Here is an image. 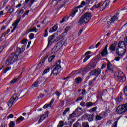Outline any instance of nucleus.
<instances>
[{"instance_id":"obj_35","label":"nucleus","mask_w":127,"mask_h":127,"mask_svg":"<svg viewBox=\"0 0 127 127\" xmlns=\"http://www.w3.org/2000/svg\"><path fill=\"white\" fill-rule=\"evenodd\" d=\"M20 21V19H17L14 23L12 24V26H15V27H17V24L19 23V22Z\"/></svg>"},{"instance_id":"obj_58","label":"nucleus","mask_w":127,"mask_h":127,"mask_svg":"<svg viewBox=\"0 0 127 127\" xmlns=\"http://www.w3.org/2000/svg\"><path fill=\"white\" fill-rule=\"evenodd\" d=\"M112 123H113V120H109L107 122V126H111L112 125Z\"/></svg>"},{"instance_id":"obj_32","label":"nucleus","mask_w":127,"mask_h":127,"mask_svg":"<svg viewBox=\"0 0 127 127\" xmlns=\"http://www.w3.org/2000/svg\"><path fill=\"white\" fill-rule=\"evenodd\" d=\"M38 85H39V83L37 81H35L32 85L31 87L33 89V88H38Z\"/></svg>"},{"instance_id":"obj_45","label":"nucleus","mask_w":127,"mask_h":127,"mask_svg":"<svg viewBox=\"0 0 127 127\" xmlns=\"http://www.w3.org/2000/svg\"><path fill=\"white\" fill-rule=\"evenodd\" d=\"M64 126V122L63 121L60 122L59 124L58 125V127H62Z\"/></svg>"},{"instance_id":"obj_59","label":"nucleus","mask_w":127,"mask_h":127,"mask_svg":"<svg viewBox=\"0 0 127 127\" xmlns=\"http://www.w3.org/2000/svg\"><path fill=\"white\" fill-rule=\"evenodd\" d=\"M83 100V97L80 96L77 98V99H76V101L78 102L79 101H82Z\"/></svg>"},{"instance_id":"obj_13","label":"nucleus","mask_w":127,"mask_h":127,"mask_svg":"<svg viewBox=\"0 0 127 127\" xmlns=\"http://www.w3.org/2000/svg\"><path fill=\"white\" fill-rule=\"evenodd\" d=\"M87 67H88V69L91 71L92 69H95L96 66H97V63H96V61H91L87 65Z\"/></svg>"},{"instance_id":"obj_41","label":"nucleus","mask_w":127,"mask_h":127,"mask_svg":"<svg viewBox=\"0 0 127 127\" xmlns=\"http://www.w3.org/2000/svg\"><path fill=\"white\" fill-rule=\"evenodd\" d=\"M48 30H49V28H47L45 30V34L44 35V37H46L47 36H48Z\"/></svg>"},{"instance_id":"obj_40","label":"nucleus","mask_w":127,"mask_h":127,"mask_svg":"<svg viewBox=\"0 0 127 127\" xmlns=\"http://www.w3.org/2000/svg\"><path fill=\"white\" fill-rule=\"evenodd\" d=\"M49 71H50V67H48L46 69H45L42 75H45V74H47V73H48V72H49Z\"/></svg>"},{"instance_id":"obj_42","label":"nucleus","mask_w":127,"mask_h":127,"mask_svg":"<svg viewBox=\"0 0 127 127\" xmlns=\"http://www.w3.org/2000/svg\"><path fill=\"white\" fill-rule=\"evenodd\" d=\"M14 126H15V123H14V121H10L9 124V127H14Z\"/></svg>"},{"instance_id":"obj_29","label":"nucleus","mask_w":127,"mask_h":127,"mask_svg":"<svg viewBox=\"0 0 127 127\" xmlns=\"http://www.w3.org/2000/svg\"><path fill=\"white\" fill-rule=\"evenodd\" d=\"M123 100L124 99L123 98V97L121 96H119V97L115 98L116 103H121V102H123Z\"/></svg>"},{"instance_id":"obj_38","label":"nucleus","mask_w":127,"mask_h":127,"mask_svg":"<svg viewBox=\"0 0 127 127\" xmlns=\"http://www.w3.org/2000/svg\"><path fill=\"white\" fill-rule=\"evenodd\" d=\"M76 115V113H75V112H73L72 114L69 115L67 120H70V119H72V118H74V117H75Z\"/></svg>"},{"instance_id":"obj_23","label":"nucleus","mask_w":127,"mask_h":127,"mask_svg":"<svg viewBox=\"0 0 127 127\" xmlns=\"http://www.w3.org/2000/svg\"><path fill=\"white\" fill-rule=\"evenodd\" d=\"M80 72H81L82 73H83L84 74H86V73H88V72H89L90 70V69H89V68L88 67V66L86 65V66H85L83 68H80Z\"/></svg>"},{"instance_id":"obj_7","label":"nucleus","mask_w":127,"mask_h":127,"mask_svg":"<svg viewBox=\"0 0 127 127\" xmlns=\"http://www.w3.org/2000/svg\"><path fill=\"white\" fill-rule=\"evenodd\" d=\"M127 49H125L123 48H118L116 49V53L118 55H119L120 57H123L124 55L126 54L127 52Z\"/></svg>"},{"instance_id":"obj_22","label":"nucleus","mask_w":127,"mask_h":127,"mask_svg":"<svg viewBox=\"0 0 127 127\" xmlns=\"http://www.w3.org/2000/svg\"><path fill=\"white\" fill-rule=\"evenodd\" d=\"M16 50L17 52L19 53V54L23 53V52H24V50H25V45H23L21 48L19 47H17Z\"/></svg>"},{"instance_id":"obj_53","label":"nucleus","mask_w":127,"mask_h":127,"mask_svg":"<svg viewBox=\"0 0 127 127\" xmlns=\"http://www.w3.org/2000/svg\"><path fill=\"white\" fill-rule=\"evenodd\" d=\"M27 42V39H24L22 40V44H26V43Z\"/></svg>"},{"instance_id":"obj_11","label":"nucleus","mask_w":127,"mask_h":127,"mask_svg":"<svg viewBox=\"0 0 127 127\" xmlns=\"http://www.w3.org/2000/svg\"><path fill=\"white\" fill-rule=\"evenodd\" d=\"M108 61L107 64V69L105 70V72H107V73H114V69H113V66L112 65V64L110 62L109 60Z\"/></svg>"},{"instance_id":"obj_19","label":"nucleus","mask_w":127,"mask_h":127,"mask_svg":"<svg viewBox=\"0 0 127 127\" xmlns=\"http://www.w3.org/2000/svg\"><path fill=\"white\" fill-rule=\"evenodd\" d=\"M119 14H120V13H117L110 19V23H113L115 20H119V17L118 16Z\"/></svg>"},{"instance_id":"obj_8","label":"nucleus","mask_w":127,"mask_h":127,"mask_svg":"<svg viewBox=\"0 0 127 127\" xmlns=\"http://www.w3.org/2000/svg\"><path fill=\"white\" fill-rule=\"evenodd\" d=\"M61 71V65H57L55 66V68L53 70L52 72V74H53V75L56 76H57L59 73Z\"/></svg>"},{"instance_id":"obj_3","label":"nucleus","mask_w":127,"mask_h":127,"mask_svg":"<svg viewBox=\"0 0 127 127\" xmlns=\"http://www.w3.org/2000/svg\"><path fill=\"white\" fill-rule=\"evenodd\" d=\"M65 42L64 40H62L56 44L54 48L52 50V54H55L57 52H58L61 49L62 47L64 45Z\"/></svg>"},{"instance_id":"obj_15","label":"nucleus","mask_w":127,"mask_h":127,"mask_svg":"<svg viewBox=\"0 0 127 127\" xmlns=\"http://www.w3.org/2000/svg\"><path fill=\"white\" fill-rule=\"evenodd\" d=\"M9 57H10V58L12 60L14 63L16 61H17V59H18V55L14 53H11Z\"/></svg>"},{"instance_id":"obj_56","label":"nucleus","mask_w":127,"mask_h":127,"mask_svg":"<svg viewBox=\"0 0 127 127\" xmlns=\"http://www.w3.org/2000/svg\"><path fill=\"white\" fill-rule=\"evenodd\" d=\"M83 30H84V28H82V29L79 30V31L78 32V36H80V35H81V34H82V32H83Z\"/></svg>"},{"instance_id":"obj_36","label":"nucleus","mask_w":127,"mask_h":127,"mask_svg":"<svg viewBox=\"0 0 127 127\" xmlns=\"http://www.w3.org/2000/svg\"><path fill=\"white\" fill-rule=\"evenodd\" d=\"M36 81H37L38 83H39V84H41L42 82L44 81V78L39 77L36 80Z\"/></svg>"},{"instance_id":"obj_31","label":"nucleus","mask_w":127,"mask_h":127,"mask_svg":"<svg viewBox=\"0 0 127 127\" xmlns=\"http://www.w3.org/2000/svg\"><path fill=\"white\" fill-rule=\"evenodd\" d=\"M19 77H20V76H18L17 78H15L13 79L10 82V84H14V83H16V82H17V81H19Z\"/></svg>"},{"instance_id":"obj_34","label":"nucleus","mask_w":127,"mask_h":127,"mask_svg":"<svg viewBox=\"0 0 127 127\" xmlns=\"http://www.w3.org/2000/svg\"><path fill=\"white\" fill-rule=\"evenodd\" d=\"M56 56L55 55H53V56H51L49 58H48V62L50 63L51 62H52L53 60H54V58H55Z\"/></svg>"},{"instance_id":"obj_4","label":"nucleus","mask_w":127,"mask_h":127,"mask_svg":"<svg viewBox=\"0 0 127 127\" xmlns=\"http://www.w3.org/2000/svg\"><path fill=\"white\" fill-rule=\"evenodd\" d=\"M116 112L119 115H122L127 112V103L119 105L117 107Z\"/></svg>"},{"instance_id":"obj_64","label":"nucleus","mask_w":127,"mask_h":127,"mask_svg":"<svg viewBox=\"0 0 127 127\" xmlns=\"http://www.w3.org/2000/svg\"><path fill=\"white\" fill-rule=\"evenodd\" d=\"M7 119H12L13 118V115L12 114H10L7 117Z\"/></svg>"},{"instance_id":"obj_30","label":"nucleus","mask_w":127,"mask_h":127,"mask_svg":"<svg viewBox=\"0 0 127 127\" xmlns=\"http://www.w3.org/2000/svg\"><path fill=\"white\" fill-rule=\"evenodd\" d=\"M24 118L22 116L19 117L16 121V124L20 123V122H22V121H24Z\"/></svg>"},{"instance_id":"obj_26","label":"nucleus","mask_w":127,"mask_h":127,"mask_svg":"<svg viewBox=\"0 0 127 127\" xmlns=\"http://www.w3.org/2000/svg\"><path fill=\"white\" fill-rule=\"evenodd\" d=\"M93 106H96V102H88L86 103V108H90V107H93Z\"/></svg>"},{"instance_id":"obj_5","label":"nucleus","mask_w":127,"mask_h":127,"mask_svg":"<svg viewBox=\"0 0 127 127\" xmlns=\"http://www.w3.org/2000/svg\"><path fill=\"white\" fill-rule=\"evenodd\" d=\"M18 100V97H17V94H16V93L14 94L10 100L8 101L7 105L9 108L10 109V108H11L12 107V105L16 103V101Z\"/></svg>"},{"instance_id":"obj_43","label":"nucleus","mask_w":127,"mask_h":127,"mask_svg":"<svg viewBox=\"0 0 127 127\" xmlns=\"http://www.w3.org/2000/svg\"><path fill=\"white\" fill-rule=\"evenodd\" d=\"M97 109H98V107L97 106L93 107L89 110V112L92 113V112H96V111H97Z\"/></svg>"},{"instance_id":"obj_2","label":"nucleus","mask_w":127,"mask_h":127,"mask_svg":"<svg viewBox=\"0 0 127 127\" xmlns=\"http://www.w3.org/2000/svg\"><path fill=\"white\" fill-rule=\"evenodd\" d=\"M114 78L118 83L123 84V82H126L127 77L123 71L118 70L114 73Z\"/></svg>"},{"instance_id":"obj_60","label":"nucleus","mask_w":127,"mask_h":127,"mask_svg":"<svg viewBox=\"0 0 127 127\" xmlns=\"http://www.w3.org/2000/svg\"><path fill=\"white\" fill-rule=\"evenodd\" d=\"M66 17L65 16L64 17L62 20L60 21V23H63V22H65V21L66 20Z\"/></svg>"},{"instance_id":"obj_17","label":"nucleus","mask_w":127,"mask_h":127,"mask_svg":"<svg viewBox=\"0 0 127 127\" xmlns=\"http://www.w3.org/2000/svg\"><path fill=\"white\" fill-rule=\"evenodd\" d=\"M127 44L125 41H120L118 43V48H124L127 49Z\"/></svg>"},{"instance_id":"obj_48","label":"nucleus","mask_w":127,"mask_h":127,"mask_svg":"<svg viewBox=\"0 0 127 127\" xmlns=\"http://www.w3.org/2000/svg\"><path fill=\"white\" fill-rule=\"evenodd\" d=\"M29 38L30 39H33V38H34V34L32 33H30L29 35Z\"/></svg>"},{"instance_id":"obj_20","label":"nucleus","mask_w":127,"mask_h":127,"mask_svg":"<svg viewBox=\"0 0 127 127\" xmlns=\"http://www.w3.org/2000/svg\"><path fill=\"white\" fill-rule=\"evenodd\" d=\"M13 63H14L13 62V61H12V60L10 58V57H8L7 58V59H6V60L5 62V64L6 65H7V66H9V65H11L12 64H13Z\"/></svg>"},{"instance_id":"obj_55","label":"nucleus","mask_w":127,"mask_h":127,"mask_svg":"<svg viewBox=\"0 0 127 127\" xmlns=\"http://www.w3.org/2000/svg\"><path fill=\"white\" fill-rule=\"evenodd\" d=\"M80 105L81 106V107H86V103L84 101H82L80 103Z\"/></svg>"},{"instance_id":"obj_50","label":"nucleus","mask_w":127,"mask_h":127,"mask_svg":"<svg viewBox=\"0 0 127 127\" xmlns=\"http://www.w3.org/2000/svg\"><path fill=\"white\" fill-rule=\"evenodd\" d=\"M118 121H119V119H117V120L113 123V127H118Z\"/></svg>"},{"instance_id":"obj_28","label":"nucleus","mask_w":127,"mask_h":127,"mask_svg":"<svg viewBox=\"0 0 127 127\" xmlns=\"http://www.w3.org/2000/svg\"><path fill=\"white\" fill-rule=\"evenodd\" d=\"M82 77H77L75 79L74 82L76 84H80L82 82Z\"/></svg>"},{"instance_id":"obj_49","label":"nucleus","mask_w":127,"mask_h":127,"mask_svg":"<svg viewBox=\"0 0 127 127\" xmlns=\"http://www.w3.org/2000/svg\"><path fill=\"white\" fill-rule=\"evenodd\" d=\"M90 57H91L90 56H86L85 59L83 60V63H85V62H86L87 61V60H88L90 58Z\"/></svg>"},{"instance_id":"obj_21","label":"nucleus","mask_w":127,"mask_h":127,"mask_svg":"<svg viewBox=\"0 0 127 127\" xmlns=\"http://www.w3.org/2000/svg\"><path fill=\"white\" fill-rule=\"evenodd\" d=\"M110 4V2H107L106 1H104L102 5V6L100 7V10L101 11H103V10H105L106 8H107V7Z\"/></svg>"},{"instance_id":"obj_61","label":"nucleus","mask_w":127,"mask_h":127,"mask_svg":"<svg viewBox=\"0 0 127 127\" xmlns=\"http://www.w3.org/2000/svg\"><path fill=\"white\" fill-rule=\"evenodd\" d=\"M13 10H14V9H13V7H11L9 9V13H12L13 12Z\"/></svg>"},{"instance_id":"obj_16","label":"nucleus","mask_w":127,"mask_h":127,"mask_svg":"<svg viewBox=\"0 0 127 127\" xmlns=\"http://www.w3.org/2000/svg\"><path fill=\"white\" fill-rule=\"evenodd\" d=\"M117 43H118V42L115 41L109 46V50L110 51V52H115V51H116V46H117Z\"/></svg>"},{"instance_id":"obj_47","label":"nucleus","mask_w":127,"mask_h":127,"mask_svg":"<svg viewBox=\"0 0 127 127\" xmlns=\"http://www.w3.org/2000/svg\"><path fill=\"white\" fill-rule=\"evenodd\" d=\"M69 29H70V26H67L64 29V33H67L69 31Z\"/></svg>"},{"instance_id":"obj_18","label":"nucleus","mask_w":127,"mask_h":127,"mask_svg":"<svg viewBox=\"0 0 127 127\" xmlns=\"http://www.w3.org/2000/svg\"><path fill=\"white\" fill-rule=\"evenodd\" d=\"M108 45L107 44L105 46V47L104 48L103 50L100 53V54H101V56H102V57H105V56H106V55H107L108 54Z\"/></svg>"},{"instance_id":"obj_33","label":"nucleus","mask_w":127,"mask_h":127,"mask_svg":"<svg viewBox=\"0 0 127 127\" xmlns=\"http://www.w3.org/2000/svg\"><path fill=\"white\" fill-rule=\"evenodd\" d=\"M34 31H35V32H37V29L36 27H34L33 28L28 29L27 33H29V32H33Z\"/></svg>"},{"instance_id":"obj_54","label":"nucleus","mask_w":127,"mask_h":127,"mask_svg":"<svg viewBox=\"0 0 127 127\" xmlns=\"http://www.w3.org/2000/svg\"><path fill=\"white\" fill-rule=\"evenodd\" d=\"M83 5H86V2H85V1H82L81 2L80 5H78V6H81V7H80V8H81V7H83Z\"/></svg>"},{"instance_id":"obj_44","label":"nucleus","mask_w":127,"mask_h":127,"mask_svg":"<svg viewBox=\"0 0 127 127\" xmlns=\"http://www.w3.org/2000/svg\"><path fill=\"white\" fill-rule=\"evenodd\" d=\"M70 111V108H67L63 112V116H66V114H67V112Z\"/></svg>"},{"instance_id":"obj_14","label":"nucleus","mask_w":127,"mask_h":127,"mask_svg":"<svg viewBox=\"0 0 127 127\" xmlns=\"http://www.w3.org/2000/svg\"><path fill=\"white\" fill-rule=\"evenodd\" d=\"M85 117H86V118H88V122H89V123H91V122H93L94 121L95 113H92L91 114H85Z\"/></svg>"},{"instance_id":"obj_1","label":"nucleus","mask_w":127,"mask_h":127,"mask_svg":"<svg viewBox=\"0 0 127 127\" xmlns=\"http://www.w3.org/2000/svg\"><path fill=\"white\" fill-rule=\"evenodd\" d=\"M92 13L90 12H86L84 13V14L80 18L79 21H78V24L80 25H83L84 23L86 24V23H88V22L91 20V18H92Z\"/></svg>"},{"instance_id":"obj_9","label":"nucleus","mask_w":127,"mask_h":127,"mask_svg":"<svg viewBox=\"0 0 127 127\" xmlns=\"http://www.w3.org/2000/svg\"><path fill=\"white\" fill-rule=\"evenodd\" d=\"M73 127H90L88 122H83L82 125L80 123L76 122L73 125Z\"/></svg>"},{"instance_id":"obj_39","label":"nucleus","mask_w":127,"mask_h":127,"mask_svg":"<svg viewBox=\"0 0 127 127\" xmlns=\"http://www.w3.org/2000/svg\"><path fill=\"white\" fill-rule=\"evenodd\" d=\"M47 117H48V113H46L45 114H43L42 115L41 117H40V118L41 119H42L43 120H45L46 118H47Z\"/></svg>"},{"instance_id":"obj_51","label":"nucleus","mask_w":127,"mask_h":127,"mask_svg":"<svg viewBox=\"0 0 127 127\" xmlns=\"http://www.w3.org/2000/svg\"><path fill=\"white\" fill-rule=\"evenodd\" d=\"M34 1H35V0H31V1H30V2H29L28 6L31 7L32 5V4H33Z\"/></svg>"},{"instance_id":"obj_25","label":"nucleus","mask_w":127,"mask_h":127,"mask_svg":"<svg viewBox=\"0 0 127 127\" xmlns=\"http://www.w3.org/2000/svg\"><path fill=\"white\" fill-rule=\"evenodd\" d=\"M58 29V26L55 25L53 27L51 28L49 30V32L52 33V32H55Z\"/></svg>"},{"instance_id":"obj_6","label":"nucleus","mask_w":127,"mask_h":127,"mask_svg":"<svg viewBox=\"0 0 127 127\" xmlns=\"http://www.w3.org/2000/svg\"><path fill=\"white\" fill-rule=\"evenodd\" d=\"M56 41H57V39L56 37H55V35L53 34L50 36L48 39V45L47 47L45 48V51L47 50L50 45H52V44H53L54 42H56Z\"/></svg>"},{"instance_id":"obj_46","label":"nucleus","mask_w":127,"mask_h":127,"mask_svg":"<svg viewBox=\"0 0 127 127\" xmlns=\"http://www.w3.org/2000/svg\"><path fill=\"white\" fill-rule=\"evenodd\" d=\"M124 93L127 97V85L124 88Z\"/></svg>"},{"instance_id":"obj_12","label":"nucleus","mask_w":127,"mask_h":127,"mask_svg":"<svg viewBox=\"0 0 127 127\" xmlns=\"http://www.w3.org/2000/svg\"><path fill=\"white\" fill-rule=\"evenodd\" d=\"M79 8H81V6H77L73 7V8L71 10V12L70 14L69 15V16H71V17H74L76 13L78 12V10L79 9Z\"/></svg>"},{"instance_id":"obj_57","label":"nucleus","mask_w":127,"mask_h":127,"mask_svg":"<svg viewBox=\"0 0 127 127\" xmlns=\"http://www.w3.org/2000/svg\"><path fill=\"white\" fill-rule=\"evenodd\" d=\"M61 63V60H59L57 62V63L55 64L54 66H57V65H60V64Z\"/></svg>"},{"instance_id":"obj_37","label":"nucleus","mask_w":127,"mask_h":127,"mask_svg":"<svg viewBox=\"0 0 127 127\" xmlns=\"http://www.w3.org/2000/svg\"><path fill=\"white\" fill-rule=\"evenodd\" d=\"M103 119V117L100 116V115H96L95 118V120L96 122H98V121H101Z\"/></svg>"},{"instance_id":"obj_52","label":"nucleus","mask_w":127,"mask_h":127,"mask_svg":"<svg viewBox=\"0 0 127 127\" xmlns=\"http://www.w3.org/2000/svg\"><path fill=\"white\" fill-rule=\"evenodd\" d=\"M49 107H51L50 104H46L44 106H43V109H47V108H49Z\"/></svg>"},{"instance_id":"obj_62","label":"nucleus","mask_w":127,"mask_h":127,"mask_svg":"<svg viewBox=\"0 0 127 127\" xmlns=\"http://www.w3.org/2000/svg\"><path fill=\"white\" fill-rule=\"evenodd\" d=\"M107 66V64L104 63L102 65L101 68H100L101 69H104V68H106V66Z\"/></svg>"},{"instance_id":"obj_63","label":"nucleus","mask_w":127,"mask_h":127,"mask_svg":"<svg viewBox=\"0 0 127 127\" xmlns=\"http://www.w3.org/2000/svg\"><path fill=\"white\" fill-rule=\"evenodd\" d=\"M64 101L62 100V101H61V103H60V107H63V106H64Z\"/></svg>"},{"instance_id":"obj_10","label":"nucleus","mask_w":127,"mask_h":127,"mask_svg":"<svg viewBox=\"0 0 127 127\" xmlns=\"http://www.w3.org/2000/svg\"><path fill=\"white\" fill-rule=\"evenodd\" d=\"M101 71L102 69H101V68H98L97 69L92 70L89 72V74H90V75L95 76V77H98L99 75L101 74Z\"/></svg>"},{"instance_id":"obj_27","label":"nucleus","mask_w":127,"mask_h":127,"mask_svg":"<svg viewBox=\"0 0 127 127\" xmlns=\"http://www.w3.org/2000/svg\"><path fill=\"white\" fill-rule=\"evenodd\" d=\"M97 80V77H94L93 79L89 81L88 82V86L90 87H93L94 86V83H95V81Z\"/></svg>"},{"instance_id":"obj_24","label":"nucleus","mask_w":127,"mask_h":127,"mask_svg":"<svg viewBox=\"0 0 127 127\" xmlns=\"http://www.w3.org/2000/svg\"><path fill=\"white\" fill-rule=\"evenodd\" d=\"M102 6V3L99 2L97 4H94L91 8H90V10H94V9H96V8H99Z\"/></svg>"}]
</instances>
